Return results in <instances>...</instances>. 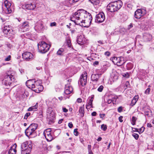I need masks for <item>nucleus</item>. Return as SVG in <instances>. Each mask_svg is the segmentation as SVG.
<instances>
[{
	"label": "nucleus",
	"mask_w": 154,
	"mask_h": 154,
	"mask_svg": "<svg viewBox=\"0 0 154 154\" xmlns=\"http://www.w3.org/2000/svg\"><path fill=\"white\" fill-rule=\"evenodd\" d=\"M77 41L78 43L80 45H83L86 42L85 38L81 35L78 37Z\"/></svg>",
	"instance_id": "6ab92c4d"
},
{
	"label": "nucleus",
	"mask_w": 154,
	"mask_h": 154,
	"mask_svg": "<svg viewBox=\"0 0 154 154\" xmlns=\"http://www.w3.org/2000/svg\"><path fill=\"white\" fill-rule=\"evenodd\" d=\"M30 115V112H28L26 113L24 116V119H27L28 117Z\"/></svg>",
	"instance_id": "de8ad7c7"
},
{
	"label": "nucleus",
	"mask_w": 154,
	"mask_h": 154,
	"mask_svg": "<svg viewBox=\"0 0 154 154\" xmlns=\"http://www.w3.org/2000/svg\"><path fill=\"white\" fill-rule=\"evenodd\" d=\"M79 112L82 114V116L84 115V105H83L82 106L80 107L79 110Z\"/></svg>",
	"instance_id": "7c9ffc66"
},
{
	"label": "nucleus",
	"mask_w": 154,
	"mask_h": 154,
	"mask_svg": "<svg viewBox=\"0 0 154 154\" xmlns=\"http://www.w3.org/2000/svg\"><path fill=\"white\" fill-rule=\"evenodd\" d=\"M28 147L29 148L26 149L25 150L21 149V154H29L32 148V146L29 145Z\"/></svg>",
	"instance_id": "b1692460"
},
{
	"label": "nucleus",
	"mask_w": 154,
	"mask_h": 154,
	"mask_svg": "<svg viewBox=\"0 0 154 154\" xmlns=\"http://www.w3.org/2000/svg\"><path fill=\"white\" fill-rule=\"evenodd\" d=\"M114 64L118 66H121L123 65L125 62L124 60V58L122 57H114L110 58Z\"/></svg>",
	"instance_id": "39448f33"
},
{
	"label": "nucleus",
	"mask_w": 154,
	"mask_h": 154,
	"mask_svg": "<svg viewBox=\"0 0 154 154\" xmlns=\"http://www.w3.org/2000/svg\"><path fill=\"white\" fill-rule=\"evenodd\" d=\"M125 85L126 87H128V86L129 85V82H126L125 83Z\"/></svg>",
	"instance_id": "774afa93"
},
{
	"label": "nucleus",
	"mask_w": 154,
	"mask_h": 154,
	"mask_svg": "<svg viewBox=\"0 0 154 154\" xmlns=\"http://www.w3.org/2000/svg\"><path fill=\"white\" fill-rule=\"evenodd\" d=\"M145 129L144 127H142L140 129L139 131H138V132L140 134L142 133L143 132Z\"/></svg>",
	"instance_id": "79ce46f5"
},
{
	"label": "nucleus",
	"mask_w": 154,
	"mask_h": 154,
	"mask_svg": "<svg viewBox=\"0 0 154 154\" xmlns=\"http://www.w3.org/2000/svg\"><path fill=\"white\" fill-rule=\"evenodd\" d=\"M92 17L91 15L89 13L86 11L85 13L84 17V19L81 23L89 24L90 25L92 20Z\"/></svg>",
	"instance_id": "423d86ee"
},
{
	"label": "nucleus",
	"mask_w": 154,
	"mask_h": 154,
	"mask_svg": "<svg viewBox=\"0 0 154 154\" xmlns=\"http://www.w3.org/2000/svg\"><path fill=\"white\" fill-rule=\"evenodd\" d=\"M122 106L119 107L118 109V111L119 112H121L122 111Z\"/></svg>",
	"instance_id": "3c124183"
},
{
	"label": "nucleus",
	"mask_w": 154,
	"mask_h": 154,
	"mask_svg": "<svg viewBox=\"0 0 154 154\" xmlns=\"http://www.w3.org/2000/svg\"><path fill=\"white\" fill-rule=\"evenodd\" d=\"M29 145L32 146L30 142L28 141L24 142L22 143L21 145V149H23L24 150L26 149H28L29 148V147H28V146Z\"/></svg>",
	"instance_id": "f3484780"
},
{
	"label": "nucleus",
	"mask_w": 154,
	"mask_h": 154,
	"mask_svg": "<svg viewBox=\"0 0 154 154\" xmlns=\"http://www.w3.org/2000/svg\"><path fill=\"white\" fill-rule=\"evenodd\" d=\"M151 111L150 109H148L147 110H145L144 112V114L145 116H146L148 117L150 115H151Z\"/></svg>",
	"instance_id": "72a5a7b5"
},
{
	"label": "nucleus",
	"mask_w": 154,
	"mask_h": 154,
	"mask_svg": "<svg viewBox=\"0 0 154 154\" xmlns=\"http://www.w3.org/2000/svg\"><path fill=\"white\" fill-rule=\"evenodd\" d=\"M53 115L51 113L50 115V117H49L48 119V123L49 124H51L54 122V121L55 119V116H52Z\"/></svg>",
	"instance_id": "a878e982"
},
{
	"label": "nucleus",
	"mask_w": 154,
	"mask_h": 154,
	"mask_svg": "<svg viewBox=\"0 0 154 154\" xmlns=\"http://www.w3.org/2000/svg\"><path fill=\"white\" fill-rule=\"evenodd\" d=\"M17 145L16 143L14 144L10 148L8 151L9 154H15L16 152V149Z\"/></svg>",
	"instance_id": "aec40b11"
},
{
	"label": "nucleus",
	"mask_w": 154,
	"mask_h": 154,
	"mask_svg": "<svg viewBox=\"0 0 154 154\" xmlns=\"http://www.w3.org/2000/svg\"><path fill=\"white\" fill-rule=\"evenodd\" d=\"M105 19L104 13L103 12H100L96 16L95 22L97 23H102Z\"/></svg>",
	"instance_id": "6e6552de"
},
{
	"label": "nucleus",
	"mask_w": 154,
	"mask_h": 154,
	"mask_svg": "<svg viewBox=\"0 0 154 154\" xmlns=\"http://www.w3.org/2000/svg\"><path fill=\"white\" fill-rule=\"evenodd\" d=\"M133 65L131 63H128L126 65L127 69L129 70L133 68Z\"/></svg>",
	"instance_id": "473e14b6"
},
{
	"label": "nucleus",
	"mask_w": 154,
	"mask_h": 154,
	"mask_svg": "<svg viewBox=\"0 0 154 154\" xmlns=\"http://www.w3.org/2000/svg\"><path fill=\"white\" fill-rule=\"evenodd\" d=\"M101 128L102 130L105 131L107 129V126L106 125L103 124L101 125Z\"/></svg>",
	"instance_id": "58836bf2"
},
{
	"label": "nucleus",
	"mask_w": 154,
	"mask_h": 154,
	"mask_svg": "<svg viewBox=\"0 0 154 154\" xmlns=\"http://www.w3.org/2000/svg\"><path fill=\"white\" fill-rule=\"evenodd\" d=\"M29 126L26 130L25 133L26 136L27 137L31 135L32 133L31 131L32 128Z\"/></svg>",
	"instance_id": "bb28decb"
},
{
	"label": "nucleus",
	"mask_w": 154,
	"mask_h": 154,
	"mask_svg": "<svg viewBox=\"0 0 154 154\" xmlns=\"http://www.w3.org/2000/svg\"><path fill=\"white\" fill-rule=\"evenodd\" d=\"M77 129L76 128L75 129L74 131V134L76 136H77L79 135V132L77 131Z\"/></svg>",
	"instance_id": "c03bdc74"
},
{
	"label": "nucleus",
	"mask_w": 154,
	"mask_h": 154,
	"mask_svg": "<svg viewBox=\"0 0 154 154\" xmlns=\"http://www.w3.org/2000/svg\"><path fill=\"white\" fill-rule=\"evenodd\" d=\"M137 120V118L135 116H133L131 119V124L134 125L136 124V121Z\"/></svg>",
	"instance_id": "c9c22d12"
},
{
	"label": "nucleus",
	"mask_w": 154,
	"mask_h": 154,
	"mask_svg": "<svg viewBox=\"0 0 154 154\" xmlns=\"http://www.w3.org/2000/svg\"><path fill=\"white\" fill-rule=\"evenodd\" d=\"M31 84V88L32 90L36 93H39L43 89V87L42 85H36V86H35L33 84Z\"/></svg>",
	"instance_id": "9b49d317"
},
{
	"label": "nucleus",
	"mask_w": 154,
	"mask_h": 154,
	"mask_svg": "<svg viewBox=\"0 0 154 154\" xmlns=\"http://www.w3.org/2000/svg\"><path fill=\"white\" fill-rule=\"evenodd\" d=\"M132 130L133 131H136L138 132V129L135 128H132Z\"/></svg>",
	"instance_id": "680f3d73"
},
{
	"label": "nucleus",
	"mask_w": 154,
	"mask_h": 154,
	"mask_svg": "<svg viewBox=\"0 0 154 154\" xmlns=\"http://www.w3.org/2000/svg\"><path fill=\"white\" fill-rule=\"evenodd\" d=\"M82 99H81L80 98H78V99H77V102L78 103H80L82 102Z\"/></svg>",
	"instance_id": "e2e57ef3"
},
{
	"label": "nucleus",
	"mask_w": 154,
	"mask_h": 154,
	"mask_svg": "<svg viewBox=\"0 0 154 154\" xmlns=\"http://www.w3.org/2000/svg\"><path fill=\"white\" fill-rule=\"evenodd\" d=\"M116 97H115V98L113 99H112H112H108L107 101V103H108V104H110V103H111L112 101H114L115 99V100H116Z\"/></svg>",
	"instance_id": "ea45409f"
},
{
	"label": "nucleus",
	"mask_w": 154,
	"mask_h": 154,
	"mask_svg": "<svg viewBox=\"0 0 154 154\" xmlns=\"http://www.w3.org/2000/svg\"><path fill=\"white\" fill-rule=\"evenodd\" d=\"M88 152L92 151L91 150V146L90 145H88Z\"/></svg>",
	"instance_id": "4d7b16f0"
},
{
	"label": "nucleus",
	"mask_w": 154,
	"mask_h": 154,
	"mask_svg": "<svg viewBox=\"0 0 154 154\" xmlns=\"http://www.w3.org/2000/svg\"><path fill=\"white\" fill-rule=\"evenodd\" d=\"M137 100V99H133L131 101L132 106L134 105L136 103Z\"/></svg>",
	"instance_id": "09e8293b"
},
{
	"label": "nucleus",
	"mask_w": 154,
	"mask_h": 154,
	"mask_svg": "<svg viewBox=\"0 0 154 154\" xmlns=\"http://www.w3.org/2000/svg\"><path fill=\"white\" fill-rule=\"evenodd\" d=\"M123 118V116H122L119 117V119L120 122H123V120L122 119Z\"/></svg>",
	"instance_id": "bf43d9fd"
},
{
	"label": "nucleus",
	"mask_w": 154,
	"mask_h": 154,
	"mask_svg": "<svg viewBox=\"0 0 154 154\" xmlns=\"http://www.w3.org/2000/svg\"><path fill=\"white\" fill-rule=\"evenodd\" d=\"M68 126L69 128H71L73 127V124L71 122H70L68 123Z\"/></svg>",
	"instance_id": "13d9d810"
},
{
	"label": "nucleus",
	"mask_w": 154,
	"mask_h": 154,
	"mask_svg": "<svg viewBox=\"0 0 154 154\" xmlns=\"http://www.w3.org/2000/svg\"><path fill=\"white\" fill-rule=\"evenodd\" d=\"M101 75V74H93L91 75V80L94 82H97L100 76Z\"/></svg>",
	"instance_id": "a211bd4d"
},
{
	"label": "nucleus",
	"mask_w": 154,
	"mask_h": 154,
	"mask_svg": "<svg viewBox=\"0 0 154 154\" xmlns=\"http://www.w3.org/2000/svg\"><path fill=\"white\" fill-rule=\"evenodd\" d=\"M23 58L25 60L29 61L31 60L33 57V55L29 52H26L22 54Z\"/></svg>",
	"instance_id": "9d476101"
},
{
	"label": "nucleus",
	"mask_w": 154,
	"mask_h": 154,
	"mask_svg": "<svg viewBox=\"0 0 154 154\" xmlns=\"http://www.w3.org/2000/svg\"><path fill=\"white\" fill-rule=\"evenodd\" d=\"M11 28L9 26H5L4 27L3 31L5 34H7L11 30Z\"/></svg>",
	"instance_id": "cd10ccee"
},
{
	"label": "nucleus",
	"mask_w": 154,
	"mask_h": 154,
	"mask_svg": "<svg viewBox=\"0 0 154 154\" xmlns=\"http://www.w3.org/2000/svg\"><path fill=\"white\" fill-rule=\"evenodd\" d=\"M150 91V89L149 88H147L145 91V93L146 94H149Z\"/></svg>",
	"instance_id": "a18cd8bd"
},
{
	"label": "nucleus",
	"mask_w": 154,
	"mask_h": 154,
	"mask_svg": "<svg viewBox=\"0 0 154 154\" xmlns=\"http://www.w3.org/2000/svg\"><path fill=\"white\" fill-rule=\"evenodd\" d=\"M28 24L27 22H24L20 26V31L21 32H25L27 31L28 29Z\"/></svg>",
	"instance_id": "dca6fc26"
},
{
	"label": "nucleus",
	"mask_w": 154,
	"mask_h": 154,
	"mask_svg": "<svg viewBox=\"0 0 154 154\" xmlns=\"http://www.w3.org/2000/svg\"><path fill=\"white\" fill-rule=\"evenodd\" d=\"M29 126L31 127L32 129H33V130H35L37 127V125L36 124H32L29 125Z\"/></svg>",
	"instance_id": "f704fd0d"
},
{
	"label": "nucleus",
	"mask_w": 154,
	"mask_h": 154,
	"mask_svg": "<svg viewBox=\"0 0 154 154\" xmlns=\"http://www.w3.org/2000/svg\"><path fill=\"white\" fill-rule=\"evenodd\" d=\"M51 129L50 128H48L45 130L44 132V133H51Z\"/></svg>",
	"instance_id": "49530a36"
},
{
	"label": "nucleus",
	"mask_w": 154,
	"mask_h": 154,
	"mask_svg": "<svg viewBox=\"0 0 154 154\" xmlns=\"http://www.w3.org/2000/svg\"><path fill=\"white\" fill-rule=\"evenodd\" d=\"M122 5L121 1H118L109 3L107 6V9L111 12H115L121 7Z\"/></svg>",
	"instance_id": "f03ea898"
},
{
	"label": "nucleus",
	"mask_w": 154,
	"mask_h": 154,
	"mask_svg": "<svg viewBox=\"0 0 154 154\" xmlns=\"http://www.w3.org/2000/svg\"><path fill=\"white\" fill-rule=\"evenodd\" d=\"M99 62L97 61H96L93 63L94 65H98L99 64Z\"/></svg>",
	"instance_id": "69168bd1"
},
{
	"label": "nucleus",
	"mask_w": 154,
	"mask_h": 154,
	"mask_svg": "<svg viewBox=\"0 0 154 154\" xmlns=\"http://www.w3.org/2000/svg\"><path fill=\"white\" fill-rule=\"evenodd\" d=\"M4 5L6 8L5 12L6 14H9L11 12V10L10 7L11 5V3L8 1L6 0L4 2Z\"/></svg>",
	"instance_id": "ddd939ff"
},
{
	"label": "nucleus",
	"mask_w": 154,
	"mask_h": 154,
	"mask_svg": "<svg viewBox=\"0 0 154 154\" xmlns=\"http://www.w3.org/2000/svg\"><path fill=\"white\" fill-rule=\"evenodd\" d=\"M67 44L69 47L71 48L72 47V44L71 43V41L69 39L67 40Z\"/></svg>",
	"instance_id": "4c0bfd02"
},
{
	"label": "nucleus",
	"mask_w": 154,
	"mask_h": 154,
	"mask_svg": "<svg viewBox=\"0 0 154 154\" xmlns=\"http://www.w3.org/2000/svg\"><path fill=\"white\" fill-rule=\"evenodd\" d=\"M51 46L48 45L44 41L40 42L38 44V47L39 51L42 53H44L48 51L49 49Z\"/></svg>",
	"instance_id": "7ed1b4c3"
},
{
	"label": "nucleus",
	"mask_w": 154,
	"mask_h": 154,
	"mask_svg": "<svg viewBox=\"0 0 154 154\" xmlns=\"http://www.w3.org/2000/svg\"><path fill=\"white\" fill-rule=\"evenodd\" d=\"M38 103H36V104L33 106L30 107L28 109V111H35V109H36L38 107Z\"/></svg>",
	"instance_id": "c85d7f7f"
},
{
	"label": "nucleus",
	"mask_w": 154,
	"mask_h": 154,
	"mask_svg": "<svg viewBox=\"0 0 154 154\" xmlns=\"http://www.w3.org/2000/svg\"><path fill=\"white\" fill-rule=\"evenodd\" d=\"M62 109L63 112H67L68 111V110L67 109L64 107H63Z\"/></svg>",
	"instance_id": "052dcab7"
},
{
	"label": "nucleus",
	"mask_w": 154,
	"mask_h": 154,
	"mask_svg": "<svg viewBox=\"0 0 154 154\" xmlns=\"http://www.w3.org/2000/svg\"><path fill=\"white\" fill-rule=\"evenodd\" d=\"M103 85H101L98 88L97 91L100 92H102L103 90Z\"/></svg>",
	"instance_id": "a19ab883"
},
{
	"label": "nucleus",
	"mask_w": 154,
	"mask_h": 154,
	"mask_svg": "<svg viewBox=\"0 0 154 154\" xmlns=\"http://www.w3.org/2000/svg\"><path fill=\"white\" fill-rule=\"evenodd\" d=\"M144 14L142 9H137L134 13V17L136 19H140Z\"/></svg>",
	"instance_id": "f8f14e48"
},
{
	"label": "nucleus",
	"mask_w": 154,
	"mask_h": 154,
	"mask_svg": "<svg viewBox=\"0 0 154 154\" xmlns=\"http://www.w3.org/2000/svg\"><path fill=\"white\" fill-rule=\"evenodd\" d=\"M104 54L106 56H109L110 55V53L108 51H107L105 52V53H104Z\"/></svg>",
	"instance_id": "6e6d98bb"
},
{
	"label": "nucleus",
	"mask_w": 154,
	"mask_h": 154,
	"mask_svg": "<svg viewBox=\"0 0 154 154\" xmlns=\"http://www.w3.org/2000/svg\"><path fill=\"white\" fill-rule=\"evenodd\" d=\"M34 82H33V81H32V82H29V83H26V84L27 86H30L31 87L32 86V84H33V83Z\"/></svg>",
	"instance_id": "603ef678"
},
{
	"label": "nucleus",
	"mask_w": 154,
	"mask_h": 154,
	"mask_svg": "<svg viewBox=\"0 0 154 154\" xmlns=\"http://www.w3.org/2000/svg\"><path fill=\"white\" fill-rule=\"evenodd\" d=\"M14 77L13 75L11 74L6 75L2 80V83L6 86L10 85L12 82H14Z\"/></svg>",
	"instance_id": "20e7f679"
},
{
	"label": "nucleus",
	"mask_w": 154,
	"mask_h": 154,
	"mask_svg": "<svg viewBox=\"0 0 154 154\" xmlns=\"http://www.w3.org/2000/svg\"><path fill=\"white\" fill-rule=\"evenodd\" d=\"M87 78V73L86 72H84L80 76L79 83H80L82 86H84L86 84Z\"/></svg>",
	"instance_id": "0eeeda50"
},
{
	"label": "nucleus",
	"mask_w": 154,
	"mask_h": 154,
	"mask_svg": "<svg viewBox=\"0 0 154 154\" xmlns=\"http://www.w3.org/2000/svg\"><path fill=\"white\" fill-rule=\"evenodd\" d=\"M35 29L36 31L38 32H40L44 30V27L42 21H39L36 23Z\"/></svg>",
	"instance_id": "1a4fd4ad"
},
{
	"label": "nucleus",
	"mask_w": 154,
	"mask_h": 154,
	"mask_svg": "<svg viewBox=\"0 0 154 154\" xmlns=\"http://www.w3.org/2000/svg\"><path fill=\"white\" fill-rule=\"evenodd\" d=\"M32 81L34 82V83L33 84L35 86H36V85H41V80H39L35 81V79H30L27 80L26 81V83H29V82H32Z\"/></svg>",
	"instance_id": "5701e85b"
},
{
	"label": "nucleus",
	"mask_w": 154,
	"mask_h": 154,
	"mask_svg": "<svg viewBox=\"0 0 154 154\" xmlns=\"http://www.w3.org/2000/svg\"><path fill=\"white\" fill-rule=\"evenodd\" d=\"M86 11L84 9H79L75 12L70 17L71 20L77 25H80L83 21L84 17Z\"/></svg>",
	"instance_id": "f257e3e1"
},
{
	"label": "nucleus",
	"mask_w": 154,
	"mask_h": 154,
	"mask_svg": "<svg viewBox=\"0 0 154 154\" xmlns=\"http://www.w3.org/2000/svg\"><path fill=\"white\" fill-rule=\"evenodd\" d=\"M11 56L10 55H9L8 57L5 58V60L6 61H9L11 59Z\"/></svg>",
	"instance_id": "5fc2aeb1"
},
{
	"label": "nucleus",
	"mask_w": 154,
	"mask_h": 154,
	"mask_svg": "<svg viewBox=\"0 0 154 154\" xmlns=\"http://www.w3.org/2000/svg\"><path fill=\"white\" fill-rule=\"evenodd\" d=\"M36 7V5L34 3H29L23 6L24 9L29 10H33Z\"/></svg>",
	"instance_id": "4468645a"
},
{
	"label": "nucleus",
	"mask_w": 154,
	"mask_h": 154,
	"mask_svg": "<svg viewBox=\"0 0 154 154\" xmlns=\"http://www.w3.org/2000/svg\"><path fill=\"white\" fill-rule=\"evenodd\" d=\"M86 108L88 109V110L89 109H90V108H93V106H91L90 105H88L86 104Z\"/></svg>",
	"instance_id": "864d4df0"
},
{
	"label": "nucleus",
	"mask_w": 154,
	"mask_h": 154,
	"mask_svg": "<svg viewBox=\"0 0 154 154\" xmlns=\"http://www.w3.org/2000/svg\"><path fill=\"white\" fill-rule=\"evenodd\" d=\"M64 51V49L63 48H60L57 51V54L58 55H61Z\"/></svg>",
	"instance_id": "e433bc0d"
},
{
	"label": "nucleus",
	"mask_w": 154,
	"mask_h": 154,
	"mask_svg": "<svg viewBox=\"0 0 154 154\" xmlns=\"http://www.w3.org/2000/svg\"><path fill=\"white\" fill-rule=\"evenodd\" d=\"M94 97V95H92L88 98L87 102V104L93 106L92 102Z\"/></svg>",
	"instance_id": "393cba45"
},
{
	"label": "nucleus",
	"mask_w": 154,
	"mask_h": 154,
	"mask_svg": "<svg viewBox=\"0 0 154 154\" xmlns=\"http://www.w3.org/2000/svg\"><path fill=\"white\" fill-rule=\"evenodd\" d=\"M143 39L145 42L149 41L152 39V36L149 33H145L143 35Z\"/></svg>",
	"instance_id": "412c9836"
},
{
	"label": "nucleus",
	"mask_w": 154,
	"mask_h": 154,
	"mask_svg": "<svg viewBox=\"0 0 154 154\" xmlns=\"http://www.w3.org/2000/svg\"><path fill=\"white\" fill-rule=\"evenodd\" d=\"M111 77L113 79V81H116L118 79L117 73L116 72H113L111 75Z\"/></svg>",
	"instance_id": "c756f323"
},
{
	"label": "nucleus",
	"mask_w": 154,
	"mask_h": 154,
	"mask_svg": "<svg viewBox=\"0 0 154 154\" xmlns=\"http://www.w3.org/2000/svg\"><path fill=\"white\" fill-rule=\"evenodd\" d=\"M73 90L72 86L68 85H66L65 88L64 94L66 95L69 94L72 92Z\"/></svg>",
	"instance_id": "2eb2a0df"
},
{
	"label": "nucleus",
	"mask_w": 154,
	"mask_h": 154,
	"mask_svg": "<svg viewBox=\"0 0 154 154\" xmlns=\"http://www.w3.org/2000/svg\"><path fill=\"white\" fill-rule=\"evenodd\" d=\"M57 25L56 23L55 22H53L52 23H51L50 24V26L51 27H52L53 26H56Z\"/></svg>",
	"instance_id": "8fccbe9b"
},
{
	"label": "nucleus",
	"mask_w": 154,
	"mask_h": 154,
	"mask_svg": "<svg viewBox=\"0 0 154 154\" xmlns=\"http://www.w3.org/2000/svg\"><path fill=\"white\" fill-rule=\"evenodd\" d=\"M44 134L46 140L48 141H51L54 139L51 134V133H45Z\"/></svg>",
	"instance_id": "4be33fe9"
},
{
	"label": "nucleus",
	"mask_w": 154,
	"mask_h": 154,
	"mask_svg": "<svg viewBox=\"0 0 154 154\" xmlns=\"http://www.w3.org/2000/svg\"><path fill=\"white\" fill-rule=\"evenodd\" d=\"M94 5H97L100 2V0H89Z\"/></svg>",
	"instance_id": "2f4dec72"
},
{
	"label": "nucleus",
	"mask_w": 154,
	"mask_h": 154,
	"mask_svg": "<svg viewBox=\"0 0 154 154\" xmlns=\"http://www.w3.org/2000/svg\"><path fill=\"white\" fill-rule=\"evenodd\" d=\"M133 25L132 23H130V24L128 26V29H130L132 27Z\"/></svg>",
	"instance_id": "0e129e2a"
},
{
	"label": "nucleus",
	"mask_w": 154,
	"mask_h": 154,
	"mask_svg": "<svg viewBox=\"0 0 154 154\" xmlns=\"http://www.w3.org/2000/svg\"><path fill=\"white\" fill-rule=\"evenodd\" d=\"M97 113L95 112H94L91 113L92 116H95L96 115Z\"/></svg>",
	"instance_id": "338daca9"
},
{
	"label": "nucleus",
	"mask_w": 154,
	"mask_h": 154,
	"mask_svg": "<svg viewBox=\"0 0 154 154\" xmlns=\"http://www.w3.org/2000/svg\"><path fill=\"white\" fill-rule=\"evenodd\" d=\"M132 136L136 140H137L138 139L139 137V135L137 134L136 133H134L132 134Z\"/></svg>",
	"instance_id": "37998d69"
}]
</instances>
